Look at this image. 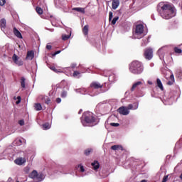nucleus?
Returning <instances> with one entry per match:
<instances>
[{
  "mask_svg": "<svg viewBox=\"0 0 182 182\" xmlns=\"http://www.w3.org/2000/svg\"><path fill=\"white\" fill-rule=\"evenodd\" d=\"M158 12L164 19H171L176 16V9L171 4L161 2L158 5Z\"/></svg>",
  "mask_w": 182,
  "mask_h": 182,
  "instance_id": "f257e3e1",
  "label": "nucleus"
},
{
  "mask_svg": "<svg viewBox=\"0 0 182 182\" xmlns=\"http://www.w3.org/2000/svg\"><path fill=\"white\" fill-rule=\"evenodd\" d=\"M81 123L84 127L96 126L99 123V118L96 115H82L80 118Z\"/></svg>",
  "mask_w": 182,
  "mask_h": 182,
  "instance_id": "f03ea898",
  "label": "nucleus"
},
{
  "mask_svg": "<svg viewBox=\"0 0 182 182\" xmlns=\"http://www.w3.org/2000/svg\"><path fill=\"white\" fill-rule=\"evenodd\" d=\"M143 64L139 61H133L129 65V72L134 75H141V73H143Z\"/></svg>",
  "mask_w": 182,
  "mask_h": 182,
  "instance_id": "7ed1b4c3",
  "label": "nucleus"
},
{
  "mask_svg": "<svg viewBox=\"0 0 182 182\" xmlns=\"http://www.w3.org/2000/svg\"><path fill=\"white\" fill-rule=\"evenodd\" d=\"M139 107V105L136 103L129 104L127 107H120L117 112L119 114H129L130 110H136Z\"/></svg>",
  "mask_w": 182,
  "mask_h": 182,
  "instance_id": "20e7f679",
  "label": "nucleus"
},
{
  "mask_svg": "<svg viewBox=\"0 0 182 182\" xmlns=\"http://www.w3.org/2000/svg\"><path fill=\"white\" fill-rule=\"evenodd\" d=\"M29 177L33 180V182H41L45 180V176L42 173H38V171L35 170L29 174Z\"/></svg>",
  "mask_w": 182,
  "mask_h": 182,
  "instance_id": "39448f33",
  "label": "nucleus"
},
{
  "mask_svg": "<svg viewBox=\"0 0 182 182\" xmlns=\"http://www.w3.org/2000/svg\"><path fill=\"white\" fill-rule=\"evenodd\" d=\"M144 32V26L142 24H138L136 26L134 35L137 39H141L144 36L143 34Z\"/></svg>",
  "mask_w": 182,
  "mask_h": 182,
  "instance_id": "423d86ee",
  "label": "nucleus"
},
{
  "mask_svg": "<svg viewBox=\"0 0 182 182\" xmlns=\"http://www.w3.org/2000/svg\"><path fill=\"white\" fill-rule=\"evenodd\" d=\"M144 56L147 60H151L153 59V49L148 48L144 51Z\"/></svg>",
  "mask_w": 182,
  "mask_h": 182,
  "instance_id": "0eeeda50",
  "label": "nucleus"
},
{
  "mask_svg": "<svg viewBox=\"0 0 182 182\" xmlns=\"http://www.w3.org/2000/svg\"><path fill=\"white\" fill-rule=\"evenodd\" d=\"M47 119L50 120L49 122H46L45 124H43V130H49L52 126V119H53V117L52 115H48Z\"/></svg>",
  "mask_w": 182,
  "mask_h": 182,
  "instance_id": "6e6552de",
  "label": "nucleus"
},
{
  "mask_svg": "<svg viewBox=\"0 0 182 182\" xmlns=\"http://www.w3.org/2000/svg\"><path fill=\"white\" fill-rule=\"evenodd\" d=\"M12 60L16 65H18V66H22V65H23V61L19 60V57H18L16 54L13 55Z\"/></svg>",
  "mask_w": 182,
  "mask_h": 182,
  "instance_id": "1a4fd4ad",
  "label": "nucleus"
},
{
  "mask_svg": "<svg viewBox=\"0 0 182 182\" xmlns=\"http://www.w3.org/2000/svg\"><path fill=\"white\" fill-rule=\"evenodd\" d=\"M14 163L17 164V166H22L26 163V159L22 157L17 158L14 160Z\"/></svg>",
  "mask_w": 182,
  "mask_h": 182,
  "instance_id": "9d476101",
  "label": "nucleus"
},
{
  "mask_svg": "<svg viewBox=\"0 0 182 182\" xmlns=\"http://www.w3.org/2000/svg\"><path fill=\"white\" fill-rule=\"evenodd\" d=\"M91 168L94 170V171H99V168H100V164L97 161H94L91 163Z\"/></svg>",
  "mask_w": 182,
  "mask_h": 182,
  "instance_id": "9b49d317",
  "label": "nucleus"
},
{
  "mask_svg": "<svg viewBox=\"0 0 182 182\" xmlns=\"http://www.w3.org/2000/svg\"><path fill=\"white\" fill-rule=\"evenodd\" d=\"M13 143L14 146H22L23 143H26V140L23 138H17Z\"/></svg>",
  "mask_w": 182,
  "mask_h": 182,
  "instance_id": "f8f14e48",
  "label": "nucleus"
},
{
  "mask_svg": "<svg viewBox=\"0 0 182 182\" xmlns=\"http://www.w3.org/2000/svg\"><path fill=\"white\" fill-rule=\"evenodd\" d=\"M103 86H105L103 84H100L97 82H92L90 84V87H92V89H102Z\"/></svg>",
  "mask_w": 182,
  "mask_h": 182,
  "instance_id": "ddd939ff",
  "label": "nucleus"
},
{
  "mask_svg": "<svg viewBox=\"0 0 182 182\" xmlns=\"http://www.w3.org/2000/svg\"><path fill=\"white\" fill-rule=\"evenodd\" d=\"M35 58V52L33 50H30L27 52L26 57V60H32Z\"/></svg>",
  "mask_w": 182,
  "mask_h": 182,
  "instance_id": "4468645a",
  "label": "nucleus"
},
{
  "mask_svg": "<svg viewBox=\"0 0 182 182\" xmlns=\"http://www.w3.org/2000/svg\"><path fill=\"white\" fill-rule=\"evenodd\" d=\"M13 33L18 38V39H23V37L22 36V33H21V31L16 29V27H14L13 28Z\"/></svg>",
  "mask_w": 182,
  "mask_h": 182,
  "instance_id": "2eb2a0df",
  "label": "nucleus"
},
{
  "mask_svg": "<svg viewBox=\"0 0 182 182\" xmlns=\"http://www.w3.org/2000/svg\"><path fill=\"white\" fill-rule=\"evenodd\" d=\"M174 82H176V80H174V74L171 73L169 77V80L168 81L166 85H168V86H173V85H174Z\"/></svg>",
  "mask_w": 182,
  "mask_h": 182,
  "instance_id": "dca6fc26",
  "label": "nucleus"
},
{
  "mask_svg": "<svg viewBox=\"0 0 182 182\" xmlns=\"http://www.w3.org/2000/svg\"><path fill=\"white\" fill-rule=\"evenodd\" d=\"M120 5V1L119 0H113L112 3V9H117L119 8V6Z\"/></svg>",
  "mask_w": 182,
  "mask_h": 182,
  "instance_id": "f3484780",
  "label": "nucleus"
},
{
  "mask_svg": "<svg viewBox=\"0 0 182 182\" xmlns=\"http://www.w3.org/2000/svg\"><path fill=\"white\" fill-rule=\"evenodd\" d=\"M140 85H143V82H141V81H138L135 83L133 84L132 88H131V90L132 92H134V90H136V88L138 87V86H140Z\"/></svg>",
  "mask_w": 182,
  "mask_h": 182,
  "instance_id": "a211bd4d",
  "label": "nucleus"
},
{
  "mask_svg": "<svg viewBox=\"0 0 182 182\" xmlns=\"http://www.w3.org/2000/svg\"><path fill=\"white\" fill-rule=\"evenodd\" d=\"M40 99H41V100H44L45 103H46V105H49L50 103V98L48 97H45L43 95H41Z\"/></svg>",
  "mask_w": 182,
  "mask_h": 182,
  "instance_id": "6ab92c4d",
  "label": "nucleus"
},
{
  "mask_svg": "<svg viewBox=\"0 0 182 182\" xmlns=\"http://www.w3.org/2000/svg\"><path fill=\"white\" fill-rule=\"evenodd\" d=\"M156 85L162 91L164 90V87H163V83H161V80L159 78L156 79Z\"/></svg>",
  "mask_w": 182,
  "mask_h": 182,
  "instance_id": "aec40b11",
  "label": "nucleus"
},
{
  "mask_svg": "<svg viewBox=\"0 0 182 182\" xmlns=\"http://www.w3.org/2000/svg\"><path fill=\"white\" fill-rule=\"evenodd\" d=\"M73 11H76L77 12H80L81 14H85V8L82 7H75L73 9Z\"/></svg>",
  "mask_w": 182,
  "mask_h": 182,
  "instance_id": "412c9836",
  "label": "nucleus"
},
{
  "mask_svg": "<svg viewBox=\"0 0 182 182\" xmlns=\"http://www.w3.org/2000/svg\"><path fill=\"white\" fill-rule=\"evenodd\" d=\"M1 28H5L6 27V20L5 18H1L0 21Z\"/></svg>",
  "mask_w": 182,
  "mask_h": 182,
  "instance_id": "4be33fe9",
  "label": "nucleus"
},
{
  "mask_svg": "<svg viewBox=\"0 0 182 182\" xmlns=\"http://www.w3.org/2000/svg\"><path fill=\"white\" fill-rule=\"evenodd\" d=\"M34 109H35V110H37L38 112H39L40 110H42V105H41V103H35Z\"/></svg>",
  "mask_w": 182,
  "mask_h": 182,
  "instance_id": "5701e85b",
  "label": "nucleus"
},
{
  "mask_svg": "<svg viewBox=\"0 0 182 182\" xmlns=\"http://www.w3.org/2000/svg\"><path fill=\"white\" fill-rule=\"evenodd\" d=\"M93 152V149H92V148H88V149H85V151H84V154L85 155V156H90V153H92Z\"/></svg>",
  "mask_w": 182,
  "mask_h": 182,
  "instance_id": "b1692460",
  "label": "nucleus"
},
{
  "mask_svg": "<svg viewBox=\"0 0 182 182\" xmlns=\"http://www.w3.org/2000/svg\"><path fill=\"white\" fill-rule=\"evenodd\" d=\"M82 33L87 36L89 33V26L86 25L82 29Z\"/></svg>",
  "mask_w": 182,
  "mask_h": 182,
  "instance_id": "393cba45",
  "label": "nucleus"
},
{
  "mask_svg": "<svg viewBox=\"0 0 182 182\" xmlns=\"http://www.w3.org/2000/svg\"><path fill=\"white\" fill-rule=\"evenodd\" d=\"M77 169L80 173H85V166H83V165H82V164H79L77 166Z\"/></svg>",
  "mask_w": 182,
  "mask_h": 182,
  "instance_id": "a878e982",
  "label": "nucleus"
},
{
  "mask_svg": "<svg viewBox=\"0 0 182 182\" xmlns=\"http://www.w3.org/2000/svg\"><path fill=\"white\" fill-rule=\"evenodd\" d=\"M36 11L37 14H38V15H42V14H43V10L41 7L37 6L36 8Z\"/></svg>",
  "mask_w": 182,
  "mask_h": 182,
  "instance_id": "bb28decb",
  "label": "nucleus"
},
{
  "mask_svg": "<svg viewBox=\"0 0 182 182\" xmlns=\"http://www.w3.org/2000/svg\"><path fill=\"white\" fill-rule=\"evenodd\" d=\"M70 35H71V34H69V35L63 34V35H62V39H63V41H68V39H69V38H70Z\"/></svg>",
  "mask_w": 182,
  "mask_h": 182,
  "instance_id": "cd10ccee",
  "label": "nucleus"
},
{
  "mask_svg": "<svg viewBox=\"0 0 182 182\" xmlns=\"http://www.w3.org/2000/svg\"><path fill=\"white\" fill-rule=\"evenodd\" d=\"M73 76L74 77H77L79 79V77H80V72L79 71H74Z\"/></svg>",
  "mask_w": 182,
  "mask_h": 182,
  "instance_id": "c85d7f7f",
  "label": "nucleus"
},
{
  "mask_svg": "<svg viewBox=\"0 0 182 182\" xmlns=\"http://www.w3.org/2000/svg\"><path fill=\"white\" fill-rule=\"evenodd\" d=\"M119 149H122V146L120 145H114L111 146L112 150H119Z\"/></svg>",
  "mask_w": 182,
  "mask_h": 182,
  "instance_id": "c756f323",
  "label": "nucleus"
},
{
  "mask_svg": "<svg viewBox=\"0 0 182 182\" xmlns=\"http://www.w3.org/2000/svg\"><path fill=\"white\" fill-rule=\"evenodd\" d=\"M118 21H119V16H115V17L112 19V22H111L112 25H116V23H117Z\"/></svg>",
  "mask_w": 182,
  "mask_h": 182,
  "instance_id": "7c9ffc66",
  "label": "nucleus"
},
{
  "mask_svg": "<svg viewBox=\"0 0 182 182\" xmlns=\"http://www.w3.org/2000/svg\"><path fill=\"white\" fill-rule=\"evenodd\" d=\"M25 80H26L25 77H22L21 78V86L23 88H25Z\"/></svg>",
  "mask_w": 182,
  "mask_h": 182,
  "instance_id": "2f4dec72",
  "label": "nucleus"
},
{
  "mask_svg": "<svg viewBox=\"0 0 182 182\" xmlns=\"http://www.w3.org/2000/svg\"><path fill=\"white\" fill-rule=\"evenodd\" d=\"M173 50L175 53H182V50L178 48V47H175Z\"/></svg>",
  "mask_w": 182,
  "mask_h": 182,
  "instance_id": "473e14b6",
  "label": "nucleus"
},
{
  "mask_svg": "<svg viewBox=\"0 0 182 182\" xmlns=\"http://www.w3.org/2000/svg\"><path fill=\"white\" fill-rule=\"evenodd\" d=\"M176 77H179V79H182V71L178 70L176 72Z\"/></svg>",
  "mask_w": 182,
  "mask_h": 182,
  "instance_id": "72a5a7b5",
  "label": "nucleus"
},
{
  "mask_svg": "<svg viewBox=\"0 0 182 182\" xmlns=\"http://www.w3.org/2000/svg\"><path fill=\"white\" fill-rule=\"evenodd\" d=\"M30 170H31V169H30L29 166H26V167L24 168L23 171H24V173H25L26 174H29Z\"/></svg>",
  "mask_w": 182,
  "mask_h": 182,
  "instance_id": "f704fd0d",
  "label": "nucleus"
},
{
  "mask_svg": "<svg viewBox=\"0 0 182 182\" xmlns=\"http://www.w3.org/2000/svg\"><path fill=\"white\" fill-rule=\"evenodd\" d=\"M112 19H113V12L109 11V21H112Z\"/></svg>",
  "mask_w": 182,
  "mask_h": 182,
  "instance_id": "c9c22d12",
  "label": "nucleus"
},
{
  "mask_svg": "<svg viewBox=\"0 0 182 182\" xmlns=\"http://www.w3.org/2000/svg\"><path fill=\"white\" fill-rule=\"evenodd\" d=\"M68 96V92L66 91H63L61 93V97H66Z\"/></svg>",
  "mask_w": 182,
  "mask_h": 182,
  "instance_id": "e433bc0d",
  "label": "nucleus"
},
{
  "mask_svg": "<svg viewBox=\"0 0 182 182\" xmlns=\"http://www.w3.org/2000/svg\"><path fill=\"white\" fill-rule=\"evenodd\" d=\"M51 70H53V72H55V73H58L59 71H58V69H56V67L52 66L50 67Z\"/></svg>",
  "mask_w": 182,
  "mask_h": 182,
  "instance_id": "4c0bfd02",
  "label": "nucleus"
},
{
  "mask_svg": "<svg viewBox=\"0 0 182 182\" xmlns=\"http://www.w3.org/2000/svg\"><path fill=\"white\" fill-rule=\"evenodd\" d=\"M18 124H20V126H23L25 124V121L23 119L19 120Z\"/></svg>",
  "mask_w": 182,
  "mask_h": 182,
  "instance_id": "58836bf2",
  "label": "nucleus"
},
{
  "mask_svg": "<svg viewBox=\"0 0 182 182\" xmlns=\"http://www.w3.org/2000/svg\"><path fill=\"white\" fill-rule=\"evenodd\" d=\"M110 125L113 126L114 127H119V126H120L119 123H111Z\"/></svg>",
  "mask_w": 182,
  "mask_h": 182,
  "instance_id": "ea45409f",
  "label": "nucleus"
},
{
  "mask_svg": "<svg viewBox=\"0 0 182 182\" xmlns=\"http://www.w3.org/2000/svg\"><path fill=\"white\" fill-rule=\"evenodd\" d=\"M5 0H0V6H4L5 5Z\"/></svg>",
  "mask_w": 182,
  "mask_h": 182,
  "instance_id": "a19ab883",
  "label": "nucleus"
},
{
  "mask_svg": "<svg viewBox=\"0 0 182 182\" xmlns=\"http://www.w3.org/2000/svg\"><path fill=\"white\" fill-rule=\"evenodd\" d=\"M17 101H16V105H19V103H21V96H18L17 97Z\"/></svg>",
  "mask_w": 182,
  "mask_h": 182,
  "instance_id": "79ce46f5",
  "label": "nucleus"
},
{
  "mask_svg": "<svg viewBox=\"0 0 182 182\" xmlns=\"http://www.w3.org/2000/svg\"><path fill=\"white\" fill-rule=\"evenodd\" d=\"M60 50H58V51H55V53H54V54L53 55V56H56V55H59V53H60Z\"/></svg>",
  "mask_w": 182,
  "mask_h": 182,
  "instance_id": "37998d69",
  "label": "nucleus"
},
{
  "mask_svg": "<svg viewBox=\"0 0 182 182\" xmlns=\"http://www.w3.org/2000/svg\"><path fill=\"white\" fill-rule=\"evenodd\" d=\"M55 101H56V103H60V102H62V100L60 98L58 97V98H56Z\"/></svg>",
  "mask_w": 182,
  "mask_h": 182,
  "instance_id": "c03bdc74",
  "label": "nucleus"
},
{
  "mask_svg": "<svg viewBox=\"0 0 182 182\" xmlns=\"http://www.w3.org/2000/svg\"><path fill=\"white\" fill-rule=\"evenodd\" d=\"M167 178H168V176H164L163 178L162 182H166L167 181Z\"/></svg>",
  "mask_w": 182,
  "mask_h": 182,
  "instance_id": "a18cd8bd",
  "label": "nucleus"
},
{
  "mask_svg": "<svg viewBox=\"0 0 182 182\" xmlns=\"http://www.w3.org/2000/svg\"><path fill=\"white\" fill-rule=\"evenodd\" d=\"M46 49H48V50H50V49H52V46H50V45H47V46H46Z\"/></svg>",
  "mask_w": 182,
  "mask_h": 182,
  "instance_id": "49530a36",
  "label": "nucleus"
},
{
  "mask_svg": "<svg viewBox=\"0 0 182 182\" xmlns=\"http://www.w3.org/2000/svg\"><path fill=\"white\" fill-rule=\"evenodd\" d=\"M82 113H83V109H80L78 114H82Z\"/></svg>",
  "mask_w": 182,
  "mask_h": 182,
  "instance_id": "de8ad7c7",
  "label": "nucleus"
},
{
  "mask_svg": "<svg viewBox=\"0 0 182 182\" xmlns=\"http://www.w3.org/2000/svg\"><path fill=\"white\" fill-rule=\"evenodd\" d=\"M85 176H87V174L86 173H81L80 177H85Z\"/></svg>",
  "mask_w": 182,
  "mask_h": 182,
  "instance_id": "09e8293b",
  "label": "nucleus"
},
{
  "mask_svg": "<svg viewBox=\"0 0 182 182\" xmlns=\"http://www.w3.org/2000/svg\"><path fill=\"white\" fill-rule=\"evenodd\" d=\"M90 114V112H89V111L85 112L83 113V114Z\"/></svg>",
  "mask_w": 182,
  "mask_h": 182,
  "instance_id": "8fccbe9b",
  "label": "nucleus"
},
{
  "mask_svg": "<svg viewBox=\"0 0 182 182\" xmlns=\"http://www.w3.org/2000/svg\"><path fill=\"white\" fill-rule=\"evenodd\" d=\"M37 123H38V124H41V122H39V117L37 118Z\"/></svg>",
  "mask_w": 182,
  "mask_h": 182,
  "instance_id": "3c124183",
  "label": "nucleus"
},
{
  "mask_svg": "<svg viewBox=\"0 0 182 182\" xmlns=\"http://www.w3.org/2000/svg\"><path fill=\"white\" fill-rule=\"evenodd\" d=\"M72 68H76V64H73L72 65Z\"/></svg>",
  "mask_w": 182,
  "mask_h": 182,
  "instance_id": "603ef678",
  "label": "nucleus"
},
{
  "mask_svg": "<svg viewBox=\"0 0 182 182\" xmlns=\"http://www.w3.org/2000/svg\"><path fill=\"white\" fill-rule=\"evenodd\" d=\"M141 182H147V180L144 179V180L141 181Z\"/></svg>",
  "mask_w": 182,
  "mask_h": 182,
  "instance_id": "864d4df0",
  "label": "nucleus"
},
{
  "mask_svg": "<svg viewBox=\"0 0 182 182\" xmlns=\"http://www.w3.org/2000/svg\"><path fill=\"white\" fill-rule=\"evenodd\" d=\"M179 178H181V180H182V173H181V174L180 175Z\"/></svg>",
  "mask_w": 182,
  "mask_h": 182,
  "instance_id": "5fc2aeb1",
  "label": "nucleus"
},
{
  "mask_svg": "<svg viewBox=\"0 0 182 182\" xmlns=\"http://www.w3.org/2000/svg\"><path fill=\"white\" fill-rule=\"evenodd\" d=\"M148 83H149V85H153V82H148Z\"/></svg>",
  "mask_w": 182,
  "mask_h": 182,
  "instance_id": "6e6d98bb",
  "label": "nucleus"
},
{
  "mask_svg": "<svg viewBox=\"0 0 182 182\" xmlns=\"http://www.w3.org/2000/svg\"><path fill=\"white\" fill-rule=\"evenodd\" d=\"M114 117H117V115L114 114Z\"/></svg>",
  "mask_w": 182,
  "mask_h": 182,
  "instance_id": "4d7b16f0",
  "label": "nucleus"
},
{
  "mask_svg": "<svg viewBox=\"0 0 182 182\" xmlns=\"http://www.w3.org/2000/svg\"><path fill=\"white\" fill-rule=\"evenodd\" d=\"M166 76H167V75H165V77L167 79Z\"/></svg>",
  "mask_w": 182,
  "mask_h": 182,
  "instance_id": "13d9d810",
  "label": "nucleus"
}]
</instances>
